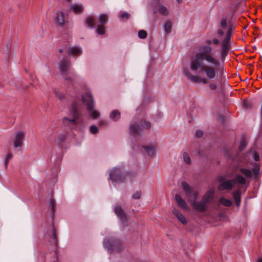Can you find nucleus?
<instances>
[{"mask_svg":"<svg viewBox=\"0 0 262 262\" xmlns=\"http://www.w3.org/2000/svg\"><path fill=\"white\" fill-rule=\"evenodd\" d=\"M206 45L199 47L198 51L192 57L190 68L192 71H200L206 77L200 74L193 75L187 73V76L190 80L195 83H208V79L215 80L222 79L224 75V66L221 60L216 57L212 51L210 45H218L220 41L216 37L207 39L205 40Z\"/></svg>","mask_w":262,"mask_h":262,"instance_id":"nucleus-1","label":"nucleus"},{"mask_svg":"<svg viewBox=\"0 0 262 262\" xmlns=\"http://www.w3.org/2000/svg\"><path fill=\"white\" fill-rule=\"evenodd\" d=\"M259 159V157L257 153L254 150H250L244 155L236 159L235 169L242 172L247 178H252L253 173L254 178L256 179L258 177L260 166L256 162Z\"/></svg>","mask_w":262,"mask_h":262,"instance_id":"nucleus-2","label":"nucleus"},{"mask_svg":"<svg viewBox=\"0 0 262 262\" xmlns=\"http://www.w3.org/2000/svg\"><path fill=\"white\" fill-rule=\"evenodd\" d=\"M234 28L228 23L227 18H223L221 20L219 28L217 30V35L222 37L225 34L226 36L221 42V49L220 56L221 61L223 63L229 50L231 49L230 41Z\"/></svg>","mask_w":262,"mask_h":262,"instance_id":"nucleus-3","label":"nucleus"},{"mask_svg":"<svg viewBox=\"0 0 262 262\" xmlns=\"http://www.w3.org/2000/svg\"><path fill=\"white\" fill-rule=\"evenodd\" d=\"M181 186L188 201L190 203L193 209L197 211H203L207 207V203L202 199L201 201L196 202L198 193L193 190L189 184L186 182H182Z\"/></svg>","mask_w":262,"mask_h":262,"instance_id":"nucleus-4","label":"nucleus"},{"mask_svg":"<svg viewBox=\"0 0 262 262\" xmlns=\"http://www.w3.org/2000/svg\"><path fill=\"white\" fill-rule=\"evenodd\" d=\"M109 177L108 179L111 180L113 185L117 187L118 185L123 183L126 179V173L120 166L113 167L108 170Z\"/></svg>","mask_w":262,"mask_h":262,"instance_id":"nucleus-5","label":"nucleus"},{"mask_svg":"<svg viewBox=\"0 0 262 262\" xmlns=\"http://www.w3.org/2000/svg\"><path fill=\"white\" fill-rule=\"evenodd\" d=\"M81 105L78 103H74L72 104L70 108V115L72 118L64 117L62 119L63 124L66 126L75 125L77 120L81 117L80 110Z\"/></svg>","mask_w":262,"mask_h":262,"instance_id":"nucleus-6","label":"nucleus"},{"mask_svg":"<svg viewBox=\"0 0 262 262\" xmlns=\"http://www.w3.org/2000/svg\"><path fill=\"white\" fill-rule=\"evenodd\" d=\"M26 132L19 130L16 132L13 138V145L15 148L20 150L23 146L24 141L26 136Z\"/></svg>","mask_w":262,"mask_h":262,"instance_id":"nucleus-7","label":"nucleus"},{"mask_svg":"<svg viewBox=\"0 0 262 262\" xmlns=\"http://www.w3.org/2000/svg\"><path fill=\"white\" fill-rule=\"evenodd\" d=\"M81 101L86 109L96 105L92 93L89 89L82 95Z\"/></svg>","mask_w":262,"mask_h":262,"instance_id":"nucleus-8","label":"nucleus"},{"mask_svg":"<svg viewBox=\"0 0 262 262\" xmlns=\"http://www.w3.org/2000/svg\"><path fill=\"white\" fill-rule=\"evenodd\" d=\"M150 123L145 120H142L140 122V125L136 124H131L129 127L130 133L133 135H137L139 133L140 130L148 129L150 127Z\"/></svg>","mask_w":262,"mask_h":262,"instance_id":"nucleus-9","label":"nucleus"},{"mask_svg":"<svg viewBox=\"0 0 262 262\" xmlns=\"http://www.w3.org/2000/svg\"><path fill=\"white\" fill-rule=\"evenodd\" d=\"M103 247L110 253L118 250L120 248L119 242L113 238H105L103 241Z\"/></svg>","mask_w":262,"mask_h":262,"instance_id":"nucleus-10","label":"nucleus"},{"mask_svg":"<svg viewBox=\"0 0 262 262\" xmlns=\"http://www.w3.org/2000/svg\"><path fill=\"white\" fill-rule=\"evenodd\" d=\"M142 148L149 157L152 158L156 155L158 145L155 142H151L143 145Z\"/></svg>","mask_w":262,"mask_h":262,"instance_id":"nucleus-11","label":"nucleus"},{"mask_svg":"<svg viewBox=\"0 0 262 262\" xmlns=\"http://www.w3.org/2000/svg\"><path fill=\"white\" fill-rule=\"evenodd\" d=\"M58 64L60 71L63 74L68 73L69 71L72 70L70 60L68 58H63L61 59L59 61Z\"/></svg>","mask_w":262,"mask_h":262,"instance_id":"nucleus-12","label":"nucleus"},{"mask_svg":"<svg viewBox=\"0 0 262 262\" xmlns=\"http://www.w3.org/2000/svg\"><path fill=\"white\" fill-rule=\"evenodd\" d=\"M90 119L96 120H99L101 118V113L99 110L96 108V105L86 109Z\"/></svg>","mask_w":262,"mask_h":262,"instance_id":"nucleus-13","label":"nucleus"},{"mask_svg":"<svg viewBox=\"0 0 262 262\" xmlns=\"http://www.w3.org/2000/svg\"><path fill=\"white\" fill-rule=\"evenodd\" d=\"M235 186V181L231 180H228L221 182L218 186V189L219 190H231L232 188Z\"/></svg>","mask_w":262,"mask_h":262,"instance_id":"nucleus-14","label":"nucleus"},{"mask_svg":"<svg viewBox=\"0 0 262 262\" xmlns=\"http://www.w3.org/2000/svg\"><path fill=\"white\" fill-rule=\"evenodd\" d=\"M64 79L67 82L74 84L77 82V80L80 78L72 69L69 71L68 73L64 74Z\"/></svg>","mask_w":262,"mask_h":262,"instance_id":"nucleus-15","label":"nucleus"},{"mask_svg":"<svg viewBox=\"0 0 262 262\" xmlns=\"http://www.w3.org/2000/svg\"><path fill=\"white\" fill-rule=\"evenodd\" d=\"M175 201L178 206L180 208L185 210H189V207L186 203V201L179 194H176Z\"/></svg>","mask_w":262,"mask_h":262,"instance_id":"nucleus-16","label":"nucleus"},{"mask_svg":"<svg viewBox=\"0 0 262 262\" xmlns=\"http://www.w3.org/2000/svg\"><path fill=\"white\" fill-rule=\"evenodd\" d=\"M114 212L117 217L123 223L126 221V216L120 206H116L114 207Z\"/></svg>","mask_w":262,"mask_h":262,"instance_id":"nucleus-17","label":"nucleus"},{"mask_svg":"<svg viewBox=\"0 0 262 262\" xmlns=\"http://www.w3.org/2000/svg\"><path fill=\"white\" fill-rule=\"evenodd\" d=\"M70 10L75 14H80L84 10V6L81 3H75L71 5Z\"/></svg>","mask_w":262,"mask_h":262,"instance_id":"nucleus-18","label":"nucleus"},{"mask_svg":"<svg viewBox=\"0 0 262 262\" xmlns=\"http://www.w3.org/2000/svg\"><path fill=\"white\" fill-rule=\"evenodd\" d=\"M68 53L75 56H78L82 54L83 50L82 48L79 46H74L70 47L68 49Z\"/></svg>","mask_w":262,"mask_h":262,"instance_id":"nucleus-19","label":"nucleus"},{"mask_svg":"<svg viewBox=\"0 0 262 262\" xmlns=\"http://www.w3.org/2000/svg\"><path fill=\"white\" fill-rule=\"evenodd\" d=\"M173 214L184 225L187 224V221L184 215L177 209L174 208L172 211Z\"/></svg>","mask_w":262,"mask_h":262,"instance_id":"nucleus-20","label":"nucleus"},{"mask_svg":"<svg viewBox=\"0 0 262 262\" xmlns=\"http://www.w3.org/2000/svg\"><path fill=\"white\" fill-rule=\"evenodd\" d=\"M214 190L213 188L209 189L202 198L203 201L207 204L212 201L214 197Z\"/></svg>","mask_w":262,"mask_h":262,"instance_id":"nucleus-21","label":"nucleus"},{"mask_svg":"<svg viewBox=\"0 0 262 262\" xmlns=\"http://www.w3.org/2000/svg\"><path fill=\"white\" fill-rule=\"evenodd\" d=\"M121 116V112L118 110H113L110 113V118L114 122L118 121Z\"/></svg>","mask_w":262,"mask_h":262,"instance_id":"nucleus-22","label":"nucleus"},{"mask_svg":"<svg viewBox=\"0 0 262 262\" xmlns=\"http://www.w3.org/2000/svg\"><path fill=\"white\" fill-rule=\"evenodd\" d=\"M55 20L59 25H63L65 22V16L63 13L61 11L57 12L55 17Z\"/></svg>","mask_w":262,"mask_h":262,"instance_id":"nucleus-23","label":"nucleus"},{"mask_svg":"<svg viewBox=\"0 0 262 262\" xmlns=\"http://www.w3.org/2000/svg\"><path fill=\"white\" fill-rule=\"evenodd\" d=\"M173 24V22L170 20L166 21L163 25L164 31L165 34H169L171 32Z\"/></svg>","mask_w":262,"mask_h":262,"instance_id":"nucleus-24","label":"nucleus"},{"mask_svg":"<svg viewBox=\"0 0 262 262\" xmlns=\"http://www.w3.org/2000/svg\"><path fill=\"white\" fill-rule=\"evenodd\" d=\"M13 155L11 152H7L4 157V168L6 169L8 167V165L10 160L12 158Z\"/></svg>","mask_w":262,"mask_h":262,"instance_id":"nucleus-25","label":"nucleus"},{"mask_svg":"<svg viewBox=\"0 0 262 262\" xmlns=\"http://www.w3.org/2000/svg\"><path fill=\"white\" fill-rule=\"evenodd\" d=\"M158 11L159 13L163 16H167L169 14L168 8L162 5H159L158 6Z\"/></svg>","mask_w":262,"mask_h":262,"instance_id":"nucleus-26","label":"nucleus"},{"mask_svg":"<svg viewBox=\"0 0 262 262\" xmlns=\"http://www.w3.org/2000/svg\"><path fill=\"white\" fill-rule=\"evenodd\" d=\"M233 180L235 181V184H237L242 185L245 184L246 183L245 178L239 174H236Z\"/></svg>","mask_w":262,"mask_h":262,"instance_id":"nucleus-27","label":"nucleus"},{"mask_svg":"<svg viewBox=\"0 0 262 262\" xmlns=\"http://www.w3.org/2000/svg\"><path fill=\"white\" fill-rule=\"evenodd\" d=\"M219 203L220 205L226 207H229L232 205V202L231 200L227 199L223 196H221L219 199Z\"/></svg>","mask_w":262,"mask_h":262,"instance_id":"nucleus-28","label":"nucleus"},{"mask_svg":"<svg viewBox=\"0 0 262 262\" xmlns=\"http://www.w3.org/2000/svg\"><path fill=\"white\" fill-rule=\"evenodd\" d=\"M99 128L95 124H93L90 126L89 128V133L94 136H97L99 133Z\"/></svg>","mask_w":262,"mask_h":262,"instance_id":"nucleus-29","label":"nucleus"},{"mask_svg":"<svg viewBox=\"0 0 262 262\" xmlns=\"http://www.w3.org/2000/svg\"><path fill=\"white\" fill-rule=\"evenodd\" d=\"M98 24L104 25L107 21L108 16L106 14H100L98 17Z\"/></svg>","mask_w":262,"mask_h":262,"instance_id":"nucleus-30","label":"nucleus"},{"mask_svg":"<svg viewBox=\"0 0 262 262\" xmlns=\"http://www.w3.org/2000/svg\"><path fill=\"white\" fill-rule=\"evenodd\" d=\"M233 196L235 203L237 206H239L241 203V194L238 191H235L233 193Z\"/></svg>","mask_w":262,"mask_h":262,"instance_id":"nucleus-31","label":"nucleus"},{"mask_svg":"<svg viewBox=\"0 0 262 262\" xmlns=\"http://www.w3.org/2000/svg\"><path fill=\"white\" fill-rule=\"evenodd\" d=\"M183 159L184 162L187 164H190L191 163V159L188 152L184 151L183 152Z\"/></svg>","mask_w":262,"mask_h":262,"instance_id":"nucleus-32","label":"nucleus"},{"mask_svg":"<svg viewBox=\"0 0 262 262\" xmlns=\"http://www.w3.org/2000/svg\"><path fill=\"white\" fill-rule=\"evenodd\" d=\"M66 138L67 136L66 134L62 133L57 137L56 139V142H57L58 144H60L66 139Z\"/></svg>","mask_w":262,"mask_h":262,"instance_id":"nucleus-33","label":"nucleus"},{"mask_svg":"<svg viewBox=\"0 0 262 262\" xmlns=\"http://www.w3.org/2000/svg\"><path fill=\"white\" fill-rule=\"evenodd\" d=\"M104 25H97V32L99 35H104L105 34V29Z\"/></svg>","mask_w":262,"mask_h":262,"instance_id":"nucleus-34","label":"nucleus"},{"mask_svg":"<svg viewBox=\"0 0 262 262\" xmlns=\"http://www.w3.org/2000/svg\"><path fill=\"white\" fill-rule=\"evenodd\" d=\"M138 37L141 39H145L147 36V32L144 30H141L138 32Z\"/></svg>","mask_w":262,"mask_h":262,"instance_id":"nucleus-35","label":"nucleus"},{"mask_svg":"<svg viewBox=\"0 0 262 262\" xmlns=\"http://www.w3.org/2000/svg\"><path fill=\"white\" fill-rule=\"evenodd\" d=\"M119 16L122 19H127L129 17V14L126 12H120L119 14Z\"/></svg>","mask_w":262,"mask_h":262,"instance_id":"nucleus-36","label":"nucleus"},{"mask_svg":"<svg viewBox=\"0 0 262 262\" xmlns=\"http://www.w3.org/2000/svg\"><path fill=\"white\" fill-rule=\"evenodd\" d=\"M86 23L89 27H93L94 26V20L91 17H89L86 19Z\"/></svg>","mask_w":262,"mask_h":262,"instance_id":"nucleus-37","label":"nucleus"},{"mask_svg":"<svg viewBox=\"0 0 262 262\" xmlns=\"http://www.w3.org/2000/svg\"><path fill=\"white\" fill-rule=\"evenodd\" d=\"M141 195L142 193L141 191H137L132 195V198L134 199L138 200L141 198Z\"/></svg>","mask_w":262,"mask_h":262,"instance_id":"nucleus-38","label":"nucleus"},{"mask_svg":"<svg viewBox=\"0 0 262 262\" xmlns=\"http://www.w3.org/2000/svg\"><path fill=\"white\" fill-rule=\"evenodd\" d=\"M246 145H247L246 141L245 140H242L241 141L240 145L239 146V149L241 151L243 150L244 149V148L246 147Z\"/></svg>","mask_w":262,"mask_h":262,"instance_id":"nucleus-39","label":"nucleus"},{"mask_svg":"<svg viewBox=\"0 0 262 262\" xmlns=\"http://www.w3.org/2000/svg\"><path fill=\"white\" fill-rule=\"evenodd\" d=\"M55 94L59 99H62L64 97V94L59 91L55 92Z\"/></svg>","mask_w":262,"mask_h":262,"instance_id":"nucleus-40","label":"nucleus"},{"mask_svg":"<svg viewBox=\"0 0 262 262\" xmlns=\"http://www.w3.org/2000/svg\"><path fill=\"white\" fill-rule=\"evenodd\" d=\"M209 88L212 91H215L217 89V85L215 83L211 82L209 84Z\"/></svg>","mask_w":262,"mask_h":262,"instance_id":"nucleus-41","label":"nucleus"},{"mask_svg":"<svg viewBox=\"0 0 262 262\" xmlns=\"http://www.w3.org/2000/svg\"><path fill=\"white\" fill-rule=\"evenodd\" d=\"M49 206L51 207L52 211H53L54 210L55 203L54 201L52 199H51L50 200Z\"/></svg>","mask_w":262,"mask_h":262,"instance_id":"nucleus-42","label":"nucleus"},{"mask_svg":"<svg viewBox=\"0 0 262 262\" xmlns=\"http://www.w3.org/2000/svg\"><path fill=\"white\" fill-rule=\"evenodd\" d=\"M203 135V132L202 130H197L195 132V136L198 138H201Z\"/></svg>","mask_w":262,"mask_h":262,"instance_id":"nucleus-43","label":"nucleus"},{"mask_svg":"<svg viewBox=\"0 0 262 262\" xmlns=\"http://www.w3.org/2000/svg\"><path fill=\"white\" fill-rule=\"evenodd\" d=\"M220 220H224L226 219V214L224 213H221L219 214Z\"/></svg>","mask_w":262,"mask_h":262,"instance_id":"nucleus-44","label":"nucleus"},{"mask_svg":"<svg viewBox=\"0 0 262 262\" xmlns=\"http://www.w3.org/2000/svg\"><path fill=\"white\" fill-rule=\"evenodd\" d=\"M98 124L100 126H103V125H104L105 124V121H104V120H100L98 122Z\"/></svg>","mask_w":262,"mask_h":262,"instance_id":"nucleus-45","label":"nucleus"},{"mask_svg":"<svg viewBox=\"0 0 262 262\" xmlns=\"http://www.w3.org/2000/svg\"><path fill=\"white\" fill-rule=\"evenodd\" d=\"M256 262H262V256L259 257L257 259Z\"/></svg>","mask_w":262,"mask_h":262,"instance_id":"nucleus-46","label":"nucleus"},{"mask_svg":"<svg viewBox=\"0 0 262 262\" xmlns=\"http://www.w3.org/2000/svg\"><path fill=\"white\" fill-rule=\"evenodd\" d=\"M243 105H244L245 107H248V104H247V103L246 102H243Z\"/></svg>","mask_w":262,"mask_h":262,"instance_id":"nucleus-47","label":"nucleus"},{"mask_svg":"<svg viewBox=\"0 0 262 262\" xmlns=\"http://www.w3.org/2000/svg\"><path fill=\"white\" fill-rule=\"evenodd\" d=\"M59 52L62 53L63 52V49L62 48L59 49Z\"/></svg>","mask_w":262,"mask_h":262,"instance_id":"nucleus-48","label":"nucleus"},{"mask_svg":"<svg viewBox=\"0 0 262 262\" xmlns=\"http://www.w3.org/2000/svg\"><path fill=\"white\" fill-rule=\"evenodd\" d=\"M178 3H181L182 2V0H177Z\"/></svg>","mask_w":262,"mask_h":262,"instance_id":"nucleus-49","label":"nucleus"}]
</instances>
